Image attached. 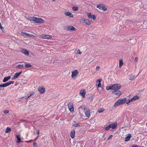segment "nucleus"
<instances>
[{
	"mask_svg": "<svg viewBox=\"0 0 147 147\" xmlns=\"http://www.w3.org/2000/svg\"><path fill=\"white\" fill-rule=\"evenodd\" d=\"M126 99L127 98L125 97L119 99L114 104V107H116L119 105L124 104L126 102Z\"/></svg>",
	"mask_w": 147,
	"mask_h": 147,
	"instance_id": "f257e3e1",
	"label": "nucleus"
},
{
	"mask_svg": "<svg viewBox=\"0 0 147 147\" xmlns=\"http://www.w3.org/2000/svg\"><path fill=\"white\" fill-rule=\"evenodd\" d=\"M14 81H9L8 82L6 83H5L4 84H2L0 85V90H4V89L3 88L7 86H9L10 85L13 84L14 83Z\"/></svg>",
	"mask_w": 147,
	"mask_h": 147,
	"instance_id": "f03ea898",
	"label": "nucleus"
},
{
	"mask_svg": "<svg viewBox=\"0 0 147 147\" xmlns=\"http://www.w3.org/2000/svg\"><path fill=\"white\" fill-rule=\"evenodd\" d=\"M117 125V122L110 124L105 127V129L106 131H108L111 128H112V129H114L116 127Z\"/></svg>",
	"mask_w": 147,
	"mask_h": 147,
	"instance_id": "7ed1b4c3",
	"label": "nucleus"
},
{
	"mask_svg": "<svg viewBox=\"0 0 147 147\" xmlns=\"http://www.w3.org/2000/svg\"><path fill=\"white\" fill-rule=\"evenodd\" d=\"M121 87V85L119 84H114L111 85L112 90H119Z\"/></svg>",
	"mask_w": 147,
	"mask_h": 147,
	"instance_id": "20e7f679",
	"label": "nucleus"
},
{
	"mask_svg": "<svg viewBox=\"0 0 147 147\" xmlns=\"http://www.w3.org/2000/svg\"><path fill=\"white\" fill-rule=\"evenodd\" d=\"M34 22L36 23H44L45 21L40 18L34 17Z\"/></svg>",
	"mask_w": 147,
	"mask_h": 147,
	"instance_id": "39448f33",
	"label": "nucleus"
},
{
	"mask_svg": "<svg viewBox=\"0 0 147 147\" xmlns=\"http://www.w3.org/2000/svg\"><path fill=\"white\" fill-rule=\"evenodd\" d=\"M79 72L78 70H75L72 72L71 77L73 80L76 78Z\"/></svg>",
	"mask_w": 147,
	"mask_h": 147,
	"instance_id": "423d86ee",
	"label": "nucleus"
},
{
	"mask_svg": "<svg viewBox=\"0 0 147 147\" xmlns=\"http://www.w3.org/2000/svg\"><path fill=\"white\" fill-rule=\"evenodd\" d=\"M97 7L99 9L102 10L103 11L107 10V9L105 5L102 4L98 5L97 6Z\"/></svg>",
	"mask_w": 147,
	"mask_h": 147,
	"instance_id": "0eeeda50",
	"label": "nucleus"
},
{
	"mask_svg": "<svg viewBox=\"0 0 147 147\" xmlns=\"http://www.w3.org/2000/svg\"><path fill=\"white\" fill-rule=\"evenodd\" d=\"M84 112L86 116L89 117L90 116V111L89 109L84 108Z\"/></svg>",
	"mask_w": 147,
	"mask_h": 147,
	"instance_id": "6e6552de",
	"label": "nucleus"
},
{
	"mask_svg": "<svg viewBox=\"0 0 147 147\" xmlns=\"http://www.w3.org/2000/svg\"><path fill=\"white\" fill-rule=\"evenodd\" d=\"M68 106L69 109L71 112H72L74 111L73 104L72 102H69L68 104Z\"/></svg>",
	"mask_w": 147,
	"mask_h": 147,
	"instance_id": "1a4fd4ad",
	"label": "nucleus"
},
{
	"mask_svg": "<svg viewBox=\"0 0 147 147\" xmlns=\"http://www.w3.org/2000/svg\"><path fill=\"white\" fill-rule=\"evenodd\" d=\"M39 36L40 38H42L44 39H51L52 38V37L51 36L49 35L42 34L40 35Z\"/></svg>",
	"mask_w": 147,
	"mask_h": 147,
	"instance_id": "9d476101",
	"label": "nucleus"
},
{
	"mask_svg": "<svg viewBox=\"0 0 147 147\" xmlns=\"http://www.w3.org/2000/svg\"><path fill=\"white\" fill-rule=\"evenodd\" d=\"M66 29L67 30L69 31H76V28L71 26H67Z\"/></svg>",
	"mask_w": 147,
	"mask_h": 147,
	"instance_id": "9b49d317",
	"label": "nucleus"
},
{
	"mask_svg": "<svg viewBox=\"0 0 147 147\" xmlns=\"http://www.w3.org/2000/svg\"><path fill=\"white\" fill-rule=\"evenodd\" d=\"M82 21L84 23H85L86 25H89L91 24V22L88 19H82Z\"/></svg>",
	"mask_w": 147,
	"mask_h": 147,
	"instance_id": "f8f14e48",
	"label": "nucleus"
},
{
	"mask_svg": "<svg viewBox=\"0 0 147 147\" xmlns=\"http://www.w3.org/2000/svg\"><path fill=\"white\" fill-rule=\"evenodd\" d=\"M21 50L22 51V53L28 56L30 53L31 55H32V53H30L29 51L25 49H21Z\"/></svg>",
	"mask_w": 147,
	"mask_h": 147,
	"instance_id": "ddd939ff",
	"label": "nucleus"
},
{
	"mask_svg": "<svg viewBox=\"0 0 147 147\" xmlns=\"http://www.w3.org/2000/svg\"><path fill=\"white\" fill-rule=\"evenodd\" d=\"M38 91L41 94H43L45 92V89L44 87L39 86L38 88Z\"/></svg>",
	"mask_w": 147,
	"mask_h": 147,
	"instance_id": "4468645a",
	"label": "nucleus"
},
{
	"mask_svg": "<svg viewBox=\"0 0 147 147\" xmlns=\"http://www.w3.org/2000/svg\"><path fill=\"white\" fill-rule=\"evenodd\" d=\"M112 93L114 95L118 96H120L121 94V92L119 90H114Z\"/></svg>",
	"mask_w": 147,
	"mask_h": 147,
	"instance_id": "2eb2a0df",
	"label": "nucleus"
},
{
	"mask_svg": "<svg viewBox=\"0 0 147 147\" xmlns=\"http://www.w3.org/2000/svg\"><path fill=\"white\" fill-rule=\"evenodd\" d=\"M22 71L21 72H20L18 73H15V75L12 78V80H14V79L17 78L20 75V74L22 73Z\"/></svg>",
	"mask_w": 147,
	"mask_h": 147,
	"instance_id": "dca6fc26",
	"label": "nucleus"
},
{
	"mask_svg": "<svg viewBox=\"0 0 147 147\" xmlns=\"http://www.w3.org/2000/svg\"><path fill=\"white\" fill-rule=\"evenodd\" d=\"M102 81V79H99L97 80L96 82V86H97V87L98 88L100 87L101 86V84L100 83Z\"/></svg>",
	"mask_w": 147,
	"mask_h": 147,
	"instance_id": "f3484780",
	"label": "nucleus"
},
{
	"mask_svg": "<svg viewBox=\"0 0 147 147\" xmlns=\"http://www.w3.org/2000/svg\"><path fill=\"white\" fill-rule=\"evenodd\" d=\"M86 92V91L85 89H82L80 91V95L83 98H84L85 97Z\"/></svg>",
	"mask_w": 147,
	"mask_h": 147,
	"instance_id": "a211bd4d",
	"label": "nucleus"
},
{
	"mask_svg": "<svg viewBox=\"0 0 147 147\" xmlns=\"http://www.w3.org/2000/svg\"><path fill=\"white\" fill-rule=\"evenodd\" d=\"M87 16L89 18H92L93 20H95L96 18V17L95 15H91V13H90L87 14Z\"/></svg>",
	"mask_w": 147,
	"mask_h": 147,
	"instance_id": "6ab92c4d",
	"label": "nucleus"
},
{
	"mask_svg": "<svg viewBox=\"0 0 147 147\" xmlns=\"http://www.w3.org/2000/svg\"><path fill=\"white\" fill-rule=\"evenodd\" d=\"M75 131L74 129H73L71 130L70 135L71 137L72 138H73L74 137L75 135Z\"/></svg>",
	"mask_w": 147,
	"mask_h": 147,
	"instance_id": "aec40b11",
	"label": "nucleus"
},
{
	"mask_svg": "<svg viewBox=\"0 0 147 147\" xmlns=\"http://www.w3.org/2000/svg\"><path fill=\"white\" fill-rule=\"evenodd\" d=\"M139 97L137 96H134L131 99V102L134 101L136 100H138Z\"/></svg>",
	"mask_w": 147,
	"mask_h": 147,
	"instance_id": "412c9836",
	"label": "nucleus"
},
{
	"mask_svg": "<svg viewBox=\"0 0 147 147\" xmlns=\"http://www.w3.org/2000/svg\"><path fill=\"white\" fill-rule=\"evenodd\" d=\"M65 14L66 16H68L71 18H73V14L69 12H66L65 13Z\"/></svg>",
	"mask_w": 147,
	"mask_h": 147,
	"instance_id": "4be33fe9",
	"label": "nucleus"
},
{
	"mask_svg": "<svg viewBox=\"0 0 147 147\" xmlns=\"http://www.w3.org/2000/svg\"><path fill=\"white\" fill-rule=\"evenodd\" d=\"M10 76H8L7 77H5L3 79V81L4 82H5L8 80H9L10 79Z\"/></svg>",
	"mask_w": 147,
	"mask_h": 147,
	"instance_id": "5701e85b",
	"label": "nucleus"
},
{
	"mask_svg": "<svg viewBox=\"0 0 147 147\" xmlns=\"http://www.w3.org/2000/svg\"><path fill=\"white\" fill-rule=\"evenodd\" d=\"M131 135L129 134L128 136L125 137V141L126 142L128 141L131 138Z\"/></svg>",
	"mask_w": 147,
	"mask_h": 147,
	"instance_id": "b1692460",
	"label": "nucleus"
},
{
	"mask_svg": "<svg viewBox=\"0 0 147 147\" xmlns=\"http://www.w3.org/2000/svg\"><path fill=\"white\" fill-rule=\"evenodd\" d=\"M17 141L16 142L17 143H19L21 141V139L20 138V135H18L17 136Z\"/></svg>",
	"mask_w": 147,
	"mask_h": 147,
	"instance_id": "393cba45",
	"label": "nucleus"
},
{
	"mask_svg": "<svg viewBox=\"0 0 147 147\" xmlns=\"http://www.w3.org/2000/svg\"><path fill=\"white\" fill-rule=\"evenodd\" d=\"M24 67V65H20L19 64L18 65L16 66V68H18V69H22Z\"/></svg>",
	"mask_w": 147,
	"mask_h": 147,
	"instance_id": "a878e982",
	"label": "nucleus"
},
{
	"mask_svg": "<svg viewBox=\"0 0 147 147\" xmlns=\"http://www.w3.org/2000/svg\"><path fill=\"white\" fill-rule=\"evenodd\" d=\"M11 128L9 127H7L6 129L5 132L6 133H9L11 132Z\"/></svg>",
	"mask_w": 147,
	"mask_h": 147,
	"instance_id": "bb28decb",
	"label": "nucleus"
},
{
	"mask_svg": "<svg viewBox=\"0 0 147 147\" xmlns=\"http://www.w3.org/2000/svg\"><path fill=\"white\" fill-rule=\"evenodd\" d=\"M35 17H28V18H27V19L28 20L30 21H33L34 22V20Z\"/></svg>",
	"mask_w": 147,
	"mask_h": 147,
	"instance_id": "cd10ccee",
	"label": "nucleus"
},
{
	"mask_svg": "<svg viewBox=\"0 0 147 147\" xmlns=\"http://www.w3.org/2000/svg\"><path fill=\"white\" fill-rule=\"evenodd\" d=\"M123 63L122 59L120 60L119 62V67H121L122 66H123Z\"/></svg>",
	"mask_w": 147,
	"mask_h": 147,
	"instance_id": "c85d7f7f",
	"label": "nucleus"
},
{
	"mask_svg": "<svg viewBox=\"0 0 147 147\" xmlns=\"http://www.w3.org/2000/svg\"><path fill=\"white\" fill-rule=\"evenodd\" d=\"M75 123L73 124L72 126L74 127H80V125L78 123H76V122H74Z\"/></svg>",
	"mask_w": 147,
	"mask_h": 147,
	"instance_id": "c756f323",
	"label": "nucleus"
},
{
	"mask_svg": "<svg viewBox=\"0 0 147 147\" xmlns=\"http://www.w3.org/2000/svg\"><path fill=\"white\" fill-rule=\"evenodd\" d=\"M72 9L74 11H77L78 10V8L77 7L74 6L72 7Z\"/></svg>",
	"mask_w": 147,
	"mask_h": 147,
	"instance_id": "7c9ffc66",
	"label": "nucleus"
},
{
	"mask_svg": "<svg viewBox=\"0 0 147 147\" xmlns=\"http://www.w3.org/2000/svg\"><path fill=\"white\" fill-rule=\"evenodd\" d=\"M25 66L26 68H28L32 67V65L30 64H26L25 65Z\"/></svg>",
	"mask_w": 147,
	"mask_h": 147,
	"instance_id": "2f4dec72",
	"label": "nucleus"
},
{
	"mask_svg": "<svg viewBox=\"0 0 147 147\" xmlns=\"http://www.w3.org/2000/svg\"><path fill=\"white\" fill-rule=\"evenodd\" d=\"M106 89L107 90H112V88L111 87V85H110V86H107L106 88Z\"/></svg>",
	"mask_w": 147,
	"mask_h": 147,
	"instance_id": "473e14b6",
	"label": "nucleus"
},
{
	"mask_svg": "<svg viewBox=\"0 0 147 147\" xmlns=\"http://www.w3.org/2000/svg\"><path fill=\"white\" fill-rule=\"evenodd\" d=\"M105 109L103 108H101L98 110V112L99 113H101L103 112Z\"/></svg>",
	"mask_w": 147,
	"mask_h": 147,
	"instance_id": "72a5a7b5",
	"label": "nucleus"
},
{
	"mask_svg": "<svg viewBox=\"0 0 147 147\" xmlns=\"http://www.w3.org/2000/svg\"><path fill=\"white\" fill-rule=\"evenodd\" d=\"M135 76L134 75H131L130 77L129 80H132L134 78Z\"/></svg>",
	"mask_w": 147,
	"mask_h": 147,
	"instance_id": "f704fd0d",
	"label": "nucleus"
},
{
	"mask_svg": "<svg viewBox=\"0 0 147 147\" xmlns=\"http://www.w3.org/2000/svg\"><path fill=\"white\" fill-rule=\"evenodd\" d=\"M21 34L22 35H23V36H25V35L27 36L28 33H26V32H21Z\"/></svg>",
	"mask_w": 147,
	"mask_h": 147,
	"instance_id": "c9c22d12",
	"label": "nucleus"
},
{
	"mask_svg": "<svg viewBox=\"0 0 147 147\" xmlns=\"http://www.w3.org/2000/svg\"><path fill=\"white\" fill-rule=\"evenodd\" d=\"M113 137V135H110L109 137L108 138L107 140H108L110 139H111Z\"/></svg>",
	"mask_w": 147,
	"mask_h": 147,
	"instance_id": "e433bc0d",
	"label": "nucleus"
},
{
	"mask_svg": "<svg viewBox=\"0 0 147 147\" xmlns=\"http://www.w3.org/2000/svg\"><path fill=\"white\" fill-rule=\"evenodd\" d=\"M132 102L131 101V99H129L128 100V101L127 102H126V103L128 104H129L130 102Z\"/></svg>",
	"mask_w": 147,
	"mask_h": 147,
	"instance_id": "4c0bfd02",
	"label": "nucleus"
},
{
	"mask_svg": "<svg viewBox=\"0 0 147 147\" xmlns=\"http://www.w3.org/2000/svg\"><path fill=\"white\" fill-rule=\"evenodd\" d=\"M9 111L8 110H6L4 111L3 113H9Z\"/></svg>",
	"mask_w": 147,
	"mask_h": 147,
	"instance_id": "58836bf2",
	"label": "nucleus"
},
{
	"mask_svg": "<svg viewBox=\"0 0 147 147\" xmlns=\"http://www.w3.org/2000/svg\"><path fill=\"white\" fill-rule=\"evenodd\" d=\"M77 54H81V52H80V51L79 50H78L77 51Z\"/></svg>",
	"mask_w": 147,
	"mask_h": 147,
	"instance_id": "ea45409f",
	"label": "nucleus"
},
{
	"mask_svg": "<svg viewBox=\"0 0 147 147\" xmlns=\"http://www.w3.org/2000/svg\"><path fill=\"white\" fill-rule=\"evenodd\" d=\"M34 94V92L33 91H32L31 92V93L30 94V96H32Z\"/></svg>",
	"mask_w": 147,
	"mask_h": 147,
	"instance_id": "a19ab883",
	"label": "nucleus"
},
{
	"mask_svg": "<svg viewBox=\"0 0 147 147\" xmlns=\"http://www.w3.org/2000/svg\"><path fill=\"white\" fill-rule=\"evenodd\" d=\"M33 146L34 147H37V144L36 142H34L33 144Z\"/></svg>",
	"mask_w": 147,
	"mask_h": 147,
	"instance_id": "79ce46f5",
	"label": "nucleus"
},
{
	"mask_svg": "<svg viewBox=\"0 0 147 147\" xmlns=\"http://www.w3.org/2000/svg\"><path fill=\"white\" fill-rule=\"evenodd\" d=\"M27 36H28L31 37L32 36V34H30L28 33Z\"/></svg>",
	"mask_w": 147,
	"mask_h": 147,
	"instance_id": "37998d69",
	"label": "nucleus"
},
{
	"mask_svg": "<svg viewBox=\"0 0 147 147\" xmlns=\"http://www.w3.org/2000/svg\"><path fill=\"white\" fill-rule=\"evenodd\" d=\"M100 67L99 66H97V67H96V70L97 71H98L99 70V69H100Z\"/></svg>",
	"mask_w": 147,
	"mask_h": 147,
	"instance_id": "c03bdc74",
	"label": "nucleus"
},
{
	"mask_svg": "<svg viewBox=\"0 0 147 147\" xmlns=\"http://www.w3.org/2000/svg\"><path fill=\"white\" fill-rule=\"evenodd\" d=\"M135 61L136 62H137L138 61V57H136L135 58Z\"/></svg>",
	"mask_w": 147,
	"mask_h": 147,
	"instance_id": "a18cd8bd",
	"label": "nucleus"
},
{
	"mask_svg": "<svg viewBox=\"0 0 147 147\" xmlns=\"http://www.w3.org/2000/svg\"><path fill=\"white\" fill-rule=\"evenodd\" d=\"M0 29H1L2 30L4 29L3 27L2 26L1 24H0Z\"/></svg>",
	"mask_w": 147,
	"mask_h": 147,
	"instance_id": "49530a36",
	"label": "nucleus"
},
{
	"mask_svg": "<svg viewBox=\"0 0 147 147\" xmlns=\"http://www.w3.org/2000/svg\"><path fill=\"white\" fill-rule=\"evenodd\" d=\"M39 132H40L39 130L38 129L37 130V134L38 135V136L39 135Z\"/></svg>",
	"mask_w": 147,
	"mask_h": 147,
	"instance_id": "de8ad7c7",
	"label": "nucleus"
},
{
	"mask_svg": "<svg viewBox=\"0 0 147 147\" xmlns=\"http://www.w3.org/2000/svg\"><path fill=\"white\" fill-rule=\"evenodd\" d=\"M32 36L31 37H32L33 38H36V37L34 35H33V34H32Z\"/></svg>",
	"mask_w": 147,
	"mask_h": 147,
	"instance_id": "09e8293b",
	"label": "nucleus"
},
{
	"mask_svg": "<svg viewBox=\"0 0 147 147\" xmlns=\"http://www.w3.org/2000/svg\"><path fill=\"white\" fill-rule=\"evenodd\" d=\"M30 96H30V94H28L27 95V97H26V99L28 98Z\"/></svg>",
	"mask_w": 147,
	"mask_h": 147,
	"instance_id": "8fccbe9b",
	"label": "nucleus"
},
{
	"mask_svg": "<svg viewBox=\"0 0 147 147\" xmlns=\"http://www.w3.org/2000/svg\"><path fill=\"white\" fill-rule=\"evenodd\" d=\"M132 147H138V146L137 145H133Z\"/></svg>",
	"mask_w": 147,
	"mask_h": 147,
	"instance_id": "3c124183",
	"label": "nucleus"
},
{
	"mask_svg": "<svg viewBox=\"0 0 147 147\" xmlns=\"http://www.w3.org/2000/svg\"><path fill=\"white\" fill-rule=\"evenodd\" d=\"M38 137V136L37 138H35L34 140V141H35L37 139V138Z\"/></svg>",
	"mask_w": 147,
	"mask_h": 147,
	"instance_id": "603ef678",
	"label": "nucleus"
},
{
	"mask_svg": "<svg viewBox=\"0 0 147 147\" xmlns=\"http://www.w3.org/2000/svg\"><path fill=\"white\" fill-rule=\"evenodd\" d=\"M105 136V134H104L103 135V137H104V136Z\"/></svg>",
	"mask_w": 147,
	"mask_h": 147,
	"instance_id": "864d4df0",
	"label": "nucleus"
},
{
	"mask_svg": "<svg viewBox=\"0 0 147 147\" xmlns=\"http://www.w3.org/2000/svg\"><path fill=\"white\" fill-rule=\"evenodd\" d=\"M52 1H55V0H52Z\"/></svg>",
	"mask_w": 147,
	"mask_h": 147,
	"instance_id": "5fc2aeb1",
	"label": "nucleus"
}]
</instances>
